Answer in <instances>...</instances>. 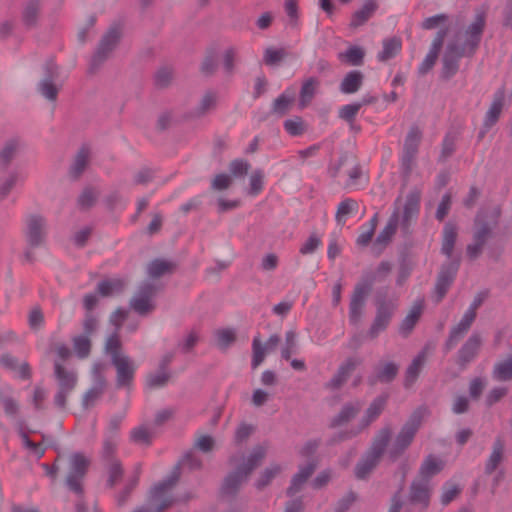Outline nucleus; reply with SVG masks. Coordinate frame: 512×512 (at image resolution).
Masks as SVG:
<instances>
[{
  "mask_svg": "<svg viewBox=\"0 0 512 512\" xmlns=\"http://www.w3.org/2000/svg\"><path fill=\"white\" fill-rule=\"evenodd\" d=\"M400 220V208L395 207L392 214L390 215L387 224L382 231L376 237L373 248L377 254H380L391 242L393 236L397 231V227Z\"/></svg>",
  "mask_w": 512,
  "mask_h": 512,
  "instance_id": "412c9836",
  "label": "nucleus"
},
{
  "mask_svg": "<svg viewBox=\"0 0 512 512\" xmlns=\"http://www.w3.org/2000/svg\"><path fill=\"white\" fill-rule=\"evenodd\" d=\"M364 81V74L359 70H352L348 72L340 83V91L343 94H354L362 86Z\"/></svg>",
  "mask_w": 512,
  "mask_h": 512,
  "instance_id": "72a5a7b5",
  "label": "nucleus"
},
{
  "mask_svg": "<svg viewBox=\"0 0 512 512\" xmlns=\"http://www.w3.org/2000/svg\"><path fill=\"white\" fill-rule=\"evenodd\" d=\"M476 230L473 234V241L485 246L488 239L492 236V227L487 222L479 221L478 217L475 220Z\"/></svg>",
  "mask_w": 512,
  "mask_h": 512,
  "instance_id": "13d9d810",
  "label": "nucleus"
},
{
  "mask_svg": "<svg viewBox=\"0 0 512 512\" xmlns=\"http://www.w3.org/2000/svg\"><path fill=\"white\" fill-rule=\"evenodd\" d=\"M295 97L293 94L288 95L286 93H282L279 97H277L271 108V112L278 116H284L290 109L293 104Z\"/></svg>",
  "mask_w": 512,
  "mask_h": 512,
  "instance_id": "603ef678",
  "label": "nucleus"
},
{
  "mask_svg": "<svg viewBox=\"0 0 512 512\" xmlns=\"http://www.w3.org/2000/svg\"><path fill=\"white\" fill-rule=\"evenodd\" d=\"M402 43L400 38L392 37L383 40V49L378 54V60L381 62H386L389 59L395 57L401 50Z\"/></svg>",
  "mask_w": 512,
  "mask_h": 512,
  "instance_id": "79ce46f5",
  "label": "nucleus"
},
{
  "mask_svg": "<svg viewBox=\"0 0 512 512\" xmlns=\"http://www.w3.org/2000/svg\"><path fill=\"white\" fill-rule=\"evenodd\" d=\"M158 286L152 282H142L133 297L130 299V308L140 316H146L154 311L156 304L154 298Z\"/></svg>",
  "mask_w": 512,
  "mask_h": 512,
  "instance_id": "6e6552de",
  "label": "nucleus"
},
{
  "mask_svg": "<svg viewBox=\"0 0 512 512\" xmlns=\"http://www.w3.org/2000/svg\"><path fill=\"white\" fill-rule=\"evenodd\" d=\"M426 414L427 409L425 407L415 409L395 436L388 450L392 429L389 425L382 427L373 437L369 448L356 463L354 467L355 477L358 480L368 479L380 464L386 451L388 460L392 463L396 462L412 444Z\"/></svg>",
  "mask_w": 512,
  "mask_h": 512,
  "instance_id": "f257e3e1",
  "label": "nucleus"
},
{
  "mask_svg": "<svg viewBox=\"0 0 512 512\" xmlns=\"http://www.w3.org/2000/svg\"><path fill=\"white\" fill-rule=\"evenodd\" d=\"M53 375L57 383V391L53 397L54 405L59 410H65L67 398L77 386L78 374L74 369H69L59 360H55L53 364Z\"/></svg>",
  "mask_w": 512,
  "mask_h": 512,
  "instance_id": "39448f33",
  "label": "nucleus"
},
{
  "mask_svg": "<svg viewBox=\"0 0 512 512\" xmlns=\"http://www.w3.org/2000/svg\"><path fill=\"white\" fill-rule=\"evenodd\" d=\"M89 460L82 453H73L69 458V472L66 485L78 495L83 494V480L89 467Z\"/></svg>",
  "mask_w": 512,
  "mask_h": 512,
  "instance_id": "9b49d317",
  "label": "nucleus"
},
{
  "mask_svg": "<svg viewBox=\"0 0 512 512\" xmlns=\"http://www.w3.org/2000/svg\"><path fill=\"white\" fill-rule=\"evenodd\" d=\"M483 344V338L478 331H474L461 345L457 352L456 363L461 369H465L479 354Z\"/></svg>",
  "mask_w": 512,
  "mask_h": 512,
  "instance_id": "6ab92c4d",
  "label": "nucleus"
},
{
  "mask_svg": "<svg viewBox=\"0 0 512 512\" xmlns=\"http://www.w3.org/2000/svg\"><path fill=\"white\" fill-rule=\"evenodd\" d=\"M424 301L422 299H418L412 305L407 316L402 320L401 325L399 327V332L404 337H407L412 330L414 329L416 323L420 319V316L423 311Z\"/></svg>",
  "mask_w": 512,
  "mask_h": 512,
  "instance_id": "7c9ffc66",
  "label": "nucleus"
},
{
  "mask_svg": "<svg viewBox=\"0 0 512 512\" xmlns=\"http://www.w3.org/2000/svg\"><path fill=\"white\" fill-rule=\"evenodd\" d=\"M125 282L122 279L104 280L98 283L97 291L103 297H108L114 293H121Z\"/></svg>",
  "mask_w": 512,
  "mask_h": 512,
  "instance_id": "3c124183",
  "label": "nucleus"
},
{
  "mask_svg": "<svg viewBox=\"0 0 512 512\" xmlns=\"http://www.w3.org/2000/svg\"><path fill=\"white\" fill-rule=\"evenodd\" d=\"M20 143L17 139L8 140L0 150V169L6 171L16 157Z\"/></svg>",
  "mask_w": 512,
  "mask_h": 512,
  "instance_id": "e433bc0d",
  "label": "nucleus"
},
{
  "mask_svg": "<svg viewBox=\"0 0 512 512\" xmlns=\"http://www.w3.org/2000/svg\"><path fill=\"white\" fill-rule=\"evenodd\" d=\"M264 172L261 169H255L249 177V189L248 194L251 196L258 195L264 184Z\"/></svg>",
  "mask_w": 512,
  "mask_h": 512,
  "instance_id": "052dcab7",
  "label": "nucleus"
},
{
  "mask_svg": "<svg viewBox=\"0 0 512 512\" xmlns=\"http://www.w3.org/2000/svg\"><path fill=\"white\" fill-rule=\"evenodd\" d=\"M199 333L195 330L189 331L184 338L177 343V348L182 354H188L192 352L194 347L199 342Z\"/></svg>",
  "mask_w": 512,
  "mask_h": 512,
  "instance_id": "4d7b16f0",
  "label": "nucleus"
},
{
  "mask_svg": "<svg viewBox=\"0 0 512 512\" xmlns=\"http://www.w3.org/2000/svg\"><path fill=\"white\" fill-rule=\"evenodd\" d=\"M483 301L484 296L482 294L476 295L461 320L451 327L449 335L444 343V350L446 352L451 351L468 333L477 317V309L482 305Z\"/></svg>",
  "mask_w": 512,
  "mask_h": 512,
  "instance_id": "423d86ee",
  "label": "nucleus"
},
{
  "mask_svg": "<svg viewBox=\"0 0 512 512\" xmlns=\"http://www.w3.org/2000/svg\"><path fill=\"white\" fill-rule=\"evenodd\" d=\"M99 191L93 186H86L82 189L77 198V206L82 211L91 209L97 202Z\"/></svg>",
  "mask_w": 512,
  "mask_h": 512,
  "instance_id": "58836bf2",
  "label": "nucleus"
},
{
  "mask_svg": "<svg viewBox=\"0 0 512 512\" xmlns=\"http://www.w3.org/2000/svg\"><path fill=\"white\" fill-rule=\"evenodd\" d=\"M217 345L221 349H227L231 344L236 341V332L231 328L219 329L215 333Z\"/></svg>",
  "mask_w": 512,
  "mask_h": 512,
  "instance_id": "680f3d73",
  "label": "nucleus"
},
{
  "mask_svg": "<svg viewBox=\"0 0 512 512\" xmlns=\"http://www.w3.org/2000/svg\"><path fill=\"white\" fill-rule=\"evenodd\" d=\"M316 469L314 462H309L304 466H300L299 471L292 477L290 486L286 490L289 497L294 496L296 493L303 489L306 481L312 476Z\"/></svg>",
  "mask_w": 512,
  "mask_h": 512,
  "instance_id": "a878e982",
  "label": "nucleus"
},
{
  "mask_svg": "<svg viewBox=\"0 0 512 512\" xmlns=\"http://www.w3.org/2000/svg\"><path fill=\"white\" fill-rule=\"evenodd\" d=\"M457 239V228L453 223H446L443 229L441 252L451 257Z\"/></svg>",
  "mask_w": 512,
  "mask_h": 512,
  "instance_id": "4c0bfd02",
  "label": "nucleus"
},
{
  "mask_svg": "<svg viewBox=\"0 0 512 512\" xmlns=\"http://www.w3.org/2000/svg\"><path fill=\"white\" fill-rule=\"evenodd\" d=\"M374 281L375 276L370 273L354 288L349 304V320L354 326H357L362 319L366 297L372 290Z\"/></svg>",
  "mask_w": 512,
  "mask_h": 512,
  "instance_id": "0eeeda50",
  "label": "nucleus"
},
{
  "mask_svg": "<svg viewBox=\"0 0 512 512\" xmlns=\"http://www.w3.org/2000/svg\"><path fill=\"white\" fill-rule=\"evenodd\" d=\"M492 377L496 381L505 382L512 380V355L503 361L495 363Z\"/></svg>",
  "mask_w": 512,
  "mask_h": 512,
  "instance_id": "c03bdc74",
  "label": "nucleus"
},
{
  "mask_svg": "<svg viewBox=\"0 0 512 512\" xmlns=\"http://www.w3.org/2000/svg\"><path fill=\"white\" fill-rule=\"evenodd\" d=\"M504 443L500 438H497L493 444L492 453L485 465V472L491 474L498 467L503 458Z\"/></svg>",
  "mask_w": 512,
  "mask_h": 512,
  "instance_id": "de8ad7c7",
  "label": "nucleus"
},
{
  "mask_svg": "<svg viewBox=\"0 0 512 512\" xmlns=\"http://www.w3.org/2000/svg\"><path fill=\"white\" fill-rule=\"evenodd\" d=\"M155 178V170L151 167L144 166L136 171L133 175V183L135 185H147Z\"/></svg>",
  "mask_w": 512,
  "mask_h": 512,
  "instance_id": "774afa93",
  "label": "nucleus"
},
{
  "mask_svg": "<svg viewBox=\"0 0 512 512\" xmlns=\"http://www.w3.org/2000/svg\"><path fill=\"white\" fill-rule=\"evenodd\" d=\"M448 33V28L440 29L435 38L433 39L432 45L430 47V50L422 63L420 64L418 68V73L420 75L427 74L435 65L439 52L443 46L444 39Z\"/></svg>",
  "mask_w": 512,
  "mask_h": 512,
  "instance_id": "393cba45",
  "label": "nucleus"
},
{
  "mask_svg": "<svg viewBox=\"0 0 512 512\" xmlns=\"http://www.w3.org/2000/svg\"><path fill=\"white\" fill-rule=\"evenodd\" d=\"M319 86L320 81L316 77H309L303 81L299 92V107L301 109L312 102Z\"/></svg>",
  "mask_w": 512,
  "mask_h": 512,
  "instance_id": "473e14b6",
  "label": "nucleus"
},
{
  "mask_svg": "<svg viewBox=\"0 0 512 512\" xmlns=\"http://www.w3.org/2000/svg\"><path fill=\"white\" fill-rule=\"evenodd\" d=\"M177 269V264L172 260L156 258L150 261L146 268L147 275L152 279L161 278L164 275H170Z\"/></svg>",
  "mask_w": 512,
  "mask_h": 512,
  "instance_id": "c85d7f7f",
  "label": "nucleus"
},
{
  "mask_svg": "<svg viewBox=\"0 0 512 512\" xmlns=\"http://www.w3.org/2000/svg\"><path fill=\"white\" fill-rule=\"evenodd\" d=\"M111 364L116 370L115 383L117 388H130L134 379L136 365L134 361L125 355L120 358H115Z\"/></svg>",
  "mask_w": 512,
  "mask_h": 512,
  "instance_id": "aec40b11",
  "label": "nucleus"
},
{
  "mask_svg": "<svg viewBox=\"0 0 512 512\" xmlns=\"http://www.w3.org/2000/svg\"><path fill=\"white\" fill-rule=\"evenodd\" d=\"M42 8V0H27L23 4L21 12V21L23 25L32 29L38 24Z\"/></svg>",
  "mask_w": 512,
  "mask_h": 512,
  "instance_id": "bb28decb",
  "label": "nucleus"
},
{
  "mask_svg": "<svg viewBox=\"0 0 512 512\" xmlns=\"http://www.w3.org/2000/svg\"><path fill=\"white\" fill-rule=\"evenodd\" d=\"M386 405V398L379 396L375 398L366 409L364 416L359 422V430H366L383 412Z\"/></svg>",
  "mask_w": 512,
  "mask_h": 512,
  "instance_id": "c756f323",
  "label": "nucleus"
},
{
  "mask_svg": "<svg viewBox=\"0 0 512 512\" xmlns=\"http://www.w3.org/2000/svg\"><path fill=\"white\" fill-rule=\"evenodd\" d=\"M281 471L282 468L279 464H271L260 474L259 479L255 483L256 488L263 490Z\"/></svg>",
  "mask_w": 512,
  "mask_h": 512,
  "instance_id": "864d4df0",
  "label": "nucleus"
},
{
  "mask_svg": "<svg viewBox=\"0 0 512 512\" xmlns=\"http://www.w3.org/2000/svg\"><path fill=\"white\" fill-rule=\"evenodd\" d=\"M170 379L168 371L159 370L157 373L149 374L146 379L148 388L155 389L165 386Z\"/></svg>",
  "mask_w": 512,
  "mask_h": 512,
  "instance_id": "338daca9",
  "label": "nucleus"
},
{
  "mask_svg": "<svg viewBox=\"0 0 512 512\" xmlns=\"http://www.w3.org/2000/svg\"><path fill=\"white\" fill-rule=\"evenodd\" d=\"M165 492L158 495L156 499L152 498V491L150 492L149 505L147 507L136 508L133 512H163L172 504V499L165 497Z\"/></svg>",
  "mask_w": 512,
  "mask_h": 512,
  "instance_id": "a19ab883",
  "label": "nucleus"
},
{
  "mask_svg": "<svg viewBox=\"0 0 512 512\" xmlns=\"http://www.w3.org/2000/svg\"><path fill=\"white\" fill-rule=\"evenodd\" d=\"M108 480L107 485L112 488L114 487L123 477V468L119 460L111 459L107 462Z\"/></svg>",
  "mask_w": 512,
  "mask_h": 512,
  "instance_id": "5fc2aeb1",
  "label": "nucleus"
},
{
  "mask_svg": "<svg viewBox=\"0 0 512 512\" xmlns=\"http://www.w3.org/2000/svg\"><path fill=\"white\" fill-rule=\"evenodd\" d=\"M425 362V354L424 352L419 353L411 362V364L406 369L405 373V381L404 386L406 388L410 387L416 379L418 378L420 371Z\"/></svg>",
  "mask_w": 512,
  "mask_h": 512,
  "instance_id": "37998d69",
  "label": "nucleus"
},
{
  "mask_svg": "<svg viewBox=\"0 0 512 512\" xmlns=\"http://www.w3.org/2000/svg\"><path fill=\"white\" fill-rule=\"evenodd\" d=\"M378 5L375 1L369 0L364 3V5L352 15L351 22L349 24L350 28L356 29L362 25H364L377 10Z\"/></svg>",
  "mask_w": 512,
  "mask_h": 512,
  "instance_id": "f704fd0d",
  "label": "nucleus"
},
{
  "mask_svg": "<svg viewBox=\"0 0 512 512\" xmlns=\"http://www.w3.org/2000/svg\"><path fill=\"white\" fill-rule=\"evenodd\" d=\"M360 410L361 405L359 403H346L343 405L339 413L331 419L329 427L334 429L349 423L357 416Z\"/></svg>",
  "mask_w": 512,
  "mask_h": 512,
  "instance_id": "2f4dec72",
  "label": "nucleus"
},
{
  "mask_svg": "<svg viewBox=\"0 0 512 512\" xmlns=\"http://www.w3.org/2000/svg\"><path fill=\"white\" fill-rule=\"evenodd\" d=\"M104 364L94 363L92 366L93 385L84 394L82 405L84 408H89L98 401L105 392L107 381L103 375Z\"/></svg>",
  "mask_w": 512,
  "mask_h": 512,
  "instance_id": "f3484780",
  "label": "nucleus"
},
{
  "mask_svg": "<svg viewBox=\"0 0 512 512\" xmlns=\"http://www.w3.org/2000/svg\"><path fill=\"white\" fill-rule=\"evenodd\" d=\"M48 223L45 216L33 213L25 221L24 236L30 248H39L46 243Z\"/></svg>",
  "mask_w": 512,
  "mask_h": 512,
  "instance_id": "9d476101",
  "label": "nucleus"
},
{
  "mask_svg": "<svg viewBox=\"0 0 512 512\" xmlns=\"http://www.w3.org/2000/svg\"><path fill=\"white\" fill-rule=\"evenodd\" d=\"M362 359L357 356L346 358L337 368L335 374L325 384V388L331 391L339 390L349 379L352 373L362 364Z\"/></svg>",
  "mask_w": 512,
  "mask_h": 512,
  "instance_id": "a211bd4d",
  "label": "nucleus"
},
{
  "mask_svg": "<svg viewBox=\"0 0 512 512\" xmlns=\"http://www.w3.org/2000/svg\"><path fill=\"white\" fill-rule=\"evenodd\" d=\"M365 51L360 46H350L346 51L338 54L340 61L352 66L363 64Z\"/></svg>",
  "mask_w": 512,
  "mask_h": 512,
  "instance_id": "a18cd8bd",
  "label": "nucleus"
},
{
  "mask_svg": "<svg viewBox=\"0 0 512 512\" xmlns=\"http://www.w3.org/2000/svg\"><path fill=\"white\" fill-rule=\"evenodd\" d=\"M60 70L53 60L44 65V76L37 84L38 92L48 101L55 102L62 88L59 82Z\"/></svg>",
  "mask_w": 512,
  "mask_h": 512,
  "instance_id": "1a4fd4ad",
  "label": "nucleus"
},
{
  "mask_svg": "<svg viewBox=\"0 0 512 512\" xmlns=\"http://www.w3.org/2000/svg\"><path fill=\"white\" fill-rule=\"evenodd\" d=\"M398 371L399 365L395 362L389 361L382 363L375 368V373L368 378V382L372 386L377 382L390 383L396 378Z\"/></svg>",
  "mask_w": 512,
  "mask_h": 512,
  "instance_id": "cd10ccee",
  "label": "nucleus"
},
{
  "mask_svg": "<svg viewBox=\"0 0 512 512\" xmlns=\"http://www.w3.org/2000/svg\"><path fill=\"white\" fill-rule=\"evenodd\" d=\"M358 207V203L351 198L343 200L337 208L335 219L337 223L344 222V217L352 213Z\"/></svg>",
  "mask_w": 512,
  "mask_h": 512,
  "instance_id": "0e129e2a",
  "label": "nucleus"
},
{
  "mask_svg": "<svg viewBox=\"0 0 512 512\" xmlns=\"http://www.w3.org/2000/svg\"><path fill=\"white\" fill-rule=\"evenodd\" d=\"M72 344L78 358L84 359L90 355L92 347L90 336L76 335L72 338Z\"/></svg>",
  "mask_w": 512,
  "mask_h": 512,
  "instance_id": "8fccbe9b",
  "label": "nucleus"
},
{
  "mask_svg": "<svg viewBox=\"0 0 512 512\" xmlns=\"http://www.w3.org/2000/svg\"><path fill=\"white\" fill-rule=\"evenodd\" d=\"M432 488L428 481L415 479L409 486L407 503L420 512L426 511L430 505Z\"/></svg>",
  "mask_w": 512,
  "mask_h": 512,
  "instance_id": "dca6fc26",
  "label": "nucleus"
},
{
  "mask_svg": "<svg viewBox=\"0 0 512 512\" xmlns=\"http://www.w3.org/2000/svg\"><path fill=\"white\" fill-rule=\"evenodd\" d=\"M422 139V131L416 125H412L405 137L403 152L417 155Z\"/></svg>",
  "mask_w": 512,
  "mask_h": 512,
  "instance_id": "ea45409f",
  "label": "nucleus"
},
{
  "mask_svg": "<svg viewBox=\"0 0 512 512\" xmlns=\"http://www.w3.org/2000/svg\"><path fill=\"white\" fill-rule=\"evenodd\" d=\"M361 107L362 104H357L356 102L344 105L339 109L338 116L340 119L346 121L350 125V128L353 129L356 115Z\"/></svg>",
  "mask_w": 512,
  "mask_h": 512,
  "instance_id": "bf43d9fd",
  "label": "nucleus"
},
{
  "mask_svg": "<svg viewBox=\"0 0 512 512\" xmlns=\"http://www.w3.org/2000/svg\"><path fill=\"white\" fill-rule=\"evenodd\" d=\"M181 465L187 466L190 470H199L202 467V461L191 451L185 453L181 461L174 466L169 477L152 488L153 499H156L162 492L171 489L178 482L181 475Z\"/></svg>",
  "mask_w": 512,
  "mask_h": 512,
  "instance_id": "f8f14e48",
  "label": "nucleus"
},
{
  "mask_svg": "<svg viewBox=\"0 0 512 512\" xmlns=\"http://www.w3.org/2000/svg\"><path fill=\"white\" fill-rule=\"evenodd\" d=\"M297 334L293 330H289L285 334V346L281 349V357L285 360H290L292 354L297 347Z\"/></svg>",
  "mask_w": 512,
  "mask_h": 512,
  "instance_id": "69168bd1",
  "label": "nucleus"
},
{
  "mask_svg": "<svg viewBox=\"0 0 512 512\" xmlns=\"http://www.w3.org/2000/svg\"><path fill=\"white\" fill-rule=\"evenodd\" d=\"M504 100H505V91H504V88H501L495 93L494 99H493L488 111L486 112L484 122H483V127L478 134L479 140H481L485 136L487 131L497 123V121L501 115L503 106H504Z\"/></svg>",
  "mask_w": 512,
  "mask_h": 512,
  "instance_id": "5701e85b",
  "label": "nucleus"
},
{
  "mask_svg": "<svg viewBox=\"0 0 512 512\" xmlns=\"http://www.w3.org/2000/svg\"><path fill=\"white\" fill-rule=\"evenodd\" d=\"M376 306V315L367 332L370 339L377 338L381 332L387 329L396 308L393 302L386 300L377 301Z\"/></svg>",
  "mask_w": 512,
  "mask_h": 512,
  "instance_id": "2eb2a0df",
  "label": "nucleus"
},
{
  "mask_svg": "<svg viewBox=\"0 0 512 512\" xmlns=\"http://www.w3.org/2000/svg\"><path fill=\"white\" fill-rule=\"evenodd\" d=\"M421 191L418 188H413L406 195L404 204L399 206L400 198L395 202V207L400 208V224L404 231L410 227L412 220L416 219L420 211Z\"/></svg>",
  "mask_w": 512,
  "mask_h": 512,
  "instance_id": "ddd939ff",
  "label": "nucleus"
},
{
  "mask_svg": "<svg viewBox=\"0 0 512 512\" xmlns=\"http://www.w3.org/2000/svg\"><path fill=\"white\" fill-rule=\"evenodd\" d=\"M266 455L263 446H256L247 458L243 457V462L237 466L236 470L229 473L223 480L221 494L226 497H234L252 471L260 465Z\"/></svg>",
  "mask_w": 512,
  "mask_h": 512,
  "instance_id": "7ed1b4c3",
  "label": "nucleus"
},
{
  "mask_svg": "<svg viewBox=\"0 0 512 512\" xmlns=\"http://www.w3.org/2000/svg\"><path fill=\"white\" fill-rule=\"evenodd\" d=\"M287 56V52L284 48L275 49L273 47H268L264 51V63L268 66H277L279 65Z\"/></svg>",
  "mask_w": 512,
  "mask_h": 512,
  "instance_id": "6e6d98bb",
  "label": "nucleus"
},
{
  "mask_svg": "<svg viewBox=\"0 0 512 512\" xmlns=\"http://www.w3.org/2000/svg\"><path fill=\"white\" fill-rule=\"evenodd\" d=\"M458 269L459 259L452 260L441 266L434 286V297L436 303H440L447 294L450 286L454 282Z\"/></svg>",
  "mask_w": 512,
  "mask_h": 512,
  "instance_id": "4468645a",
  "label": "nucleus"
},
{
  "mask_svg": "<svg viewBox=\"0 0 512 512\" xmlns=\"http://www.w3.org/2000/svg\"><path fill=\"white\" fill-rule=\"evenodd\" d=\"M153 79L156 88L166 89L173 82L174 69L170 66H162L155 72Z\"/></svg>",
  "mask_w": 512,
  "mask_h": 512,
  "instance_id": "09e8293b",
  "label": "nucleus"
},
{
  "mask_svg": "<svg viewBox=\"0 0 512 512\" xmlns=\"http://www.w3.org/2000/svg\"><path fill=\"white\" fill-rule=\"evenodd\" d=\"M92 149L89 144H82L75 153L68 170L71 180L77 181L81 178L90 164Z\"/></svg>",
  "mask_w": 512,
  "mask_h": 512,
  "instance_id": "4be33fe9",
  "label": "nucleus"
},
{
  "mask_svg": "<svg viewBox=\"0 0 512 512\" xmlns=\"http://www.w3.org/2000/svg\"><path fill=\"white\" fill-rule=\"evenodd\" d=\"M267 350L263 347L261 339L256 336L252 342V362L251 366L256 369L265 359Z\"/></svg>",
  "mask_w": 512,
  "mask_h": 512,
  "instance_id": "e2e57ef3",
  "label": "nucleus"
},
{
  "mask_svg": "<svg viewBox=\"0 0 512 512\" xmlns=\"http://www.w3.org/2000/svg\"><path fill=\"white\" fill-rule=\"evenodd\" d=\"M486 16L483 9L477 10L473 21L465 29L464 43H459L458 36L447 43L442 56V79L449 80L458 72L459 61L462 57H472L475 54L486 27Z\"/></svg>",
  "mask_w": 512,
  "mask_h": 512,
  "instance_id": "f03ea898",
  "label": "nucleus"
},
{
  "mask_svg": "<svg viewBox=\"0 0 512 512\" xmlns=\"http://www.w3.org/2000/svg\"><path fill=\"white\" fill-rule=\"evenodd\" d=\"M124 34V25L121 22L112 23L100 37L91 56L88 73L95 74L104 63L109 60L119 46Z\"/></svg>",
  "mask_w": 512,
  "mask_h": 512,
  "instance_id": "20e7f679",
  "label": "nucleus"
},
{
  "mask_svg": "<svg viewBox=\"0 0 512 512\" xmlns=\"http://www.w3.org/2000/svg\"><path fill=\"white\" fill-rule=\"evenodd\" d=\"M442 469L443 462L434 455H428L419 468V480H426L430 483V478L441 472Z\"/></svg>",
  "mask_w": 512,
  "mask_h": 512,
  "instance_id": "c9c22d12",
  "label": "nucleus"
},
{
  "mask_svg": "<svg viewBox=\"0 0 512 512\" xmlns=\"http://www.w3.org/2000/svg\"><path fill=\"white\" fill-rule=\"evenodd\" d=\"M219 103V93L215 90H207L201 96L197 105L189 112L191 119H200L217 109Z\"/></svg>",
  "mask_w": 512,
  "mask_h": 512,
  "instance_id": "b1692460",
  "label": "nucleus"
},
{
  "mask_svg": "<svg viewBox=\"0 0 512 512\" xmlns=\"http://www.w3.org/2000/svg\"><path fill=\"white\" fill-rule=\"evenodd\" d=\"M105 353L110 356V360L120 358L126 354L122 351V342L120 340L118 330L112 333L105 341L104 345Z\"/></svg>",
  "mask_w": 512,
  "mask_h": 512,
  "instance_id": "49530a36",
  "label": "nucleus"
}]
</instances>
